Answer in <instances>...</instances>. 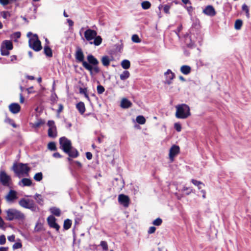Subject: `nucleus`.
Instances as JSON below:
<instances>
[{"instance_id":"f257e3e1","label":"nucleus","mask_w":251,"mask_h":251,"mask_svg":"<svg viewBox=\"0 0 251 251\" xmlns=\"http://www.w3.org/2000/svg\"><path fill=\"white\" fill-rule=\"evenodd\" d=\"M87 62H83V67L89 71L90 75L92 76L100 72V69L98 65V60L92 54H89L87 56Z\"/></svg>"},{"instance_id":"f03ea898","label":"nucleus","mask_w":251,"mask_h":251,"mask_svg":"<svg viewBox=\"0 0 251 251\" xmlns=\"http://www.w3.org/2000/svg\"><path fill=\"white\" fill-rule=\"evenodd\" d=\"M84 35L86 40L91 45L98 46L102 43V38L97 35V32L95 30L88 28L84 32Z\"/></svg>"},{"instance_id":"7ed1b4c3","label":"nucleus","mask_w":251,"mask_h":251,"mask_svg":"<svg viewBox=\"0 0 251 251\" xmlns=\"http://www.w3.org/2000/svg\"><path fill=\"white\" fill-rule=\"evenodd\" d=\"M5 219L7 221L18 220L24 221L25 219V215L21 211L15 208H9L5 210Z\"/></svg>"},{"instance_id":"20e7f679","label":"nucleus","mask_w":251,"mask_h":251,"mask_svg":"<svg viewBox=\"0 0 251 251\" xmlns=\"http://www.w3.org/2000/svg\"><path fill=\"white\" fill-rule=\"evenodd\" d=\"M27 37L28 38V43L30 48L35 51H38L42 49L41 42L36 34H33L31 32L27 33Z\"/></svg>"},{"instance_id":"39448f33","label":"nucleus","mask_w":251,"mask_h":251,"mask_svg":"<svg viewBox=\"0 0 251 251\" xmlns=\"http://www.w3.org/2000/svg\"><path fill=\"white\" fill-rule=\"evenodd\" d=\"M176 117L178 119H186L190 115V108L185 104H178L176 106Z\"/></svg>"},{"instance_id":"423d86ee","label":"nucleus","mask_w":251,"mask_h":251,"mask_svg":"<svg viewBox=\"0 0 251 251\" xmlns=\"http://www.w3.org/2000/svg\"><path fill=\"white\" fill-rule=\"evenodd\" d=\"M13 170L19 177L24 176H28L30 168L26 164L20 163L14 164L13 166Z\"/></svg>"},{"instance_id":"0eeeda50","label":"nucleus","mask_w":251,"mask_h":251,"mask_svg":"<svg viewBox=\"0 0 251 251\" xmlns=\"http://www.w3.org/2000/svg\"><path fill=\"white\" fill-rule=\"evenodd\" d=\"M59 144L60 149L63 151L64 152H67L69 149H71L72 143L70 140H68L65 137H62L59 139Z\"/></svg>"},{"instance_id":"6e6552de","label":"nucleus","mask_w":251,"mask_h":251,"mask_svg":"<svg viewBox=\"0 0 251 251\" xmlns=\"http://www.w3.org/2000/svg\"><path fill=\"white\" fill-rule=\"evenodd\" d=\"M0 182L5 186H9L11 182V178L4 170L0 171Z\"/></svg>"},{"instance_id":"1a4fd4ad","label":"nucleus","mask_w":251,"mask_h":251,"mask_svg":"<svg viewBox=\"0 0 251 251\" xmlns=\"http://www.w3.org/2000/svg\"><path fill=\"white\" fill-rule=\"evenodd\" d=\"M48 137L55 138L57 136L56 126L53 121H48Z\"/></svg>"},{"instance_id":"9d476101","label":"nucleus","mask_w":251,"mask_h":251,"mask_svg":"<svg viewBox=\"0 0 251 251\" xmlns=\"http://www.w3.org/2000/svg\"><path fill=\"white\" fill-rule=\"evenodd\" d=\"M19 204L21 206L24 208L29 209L32 210L35 209L34 204L33 201L31 200L22 199L19 201Z\"/></svg>"},{"instance_id":"9b49d317","label":"nucleus","mask_w":251,"mask_h":251,"mask_svg":"<svg viewBox=\"0 0 251 251\" xmlns=\"http://www.w3.org/2000/svg\"><path fill=\"white\" fill-rule=\"evenodd\" d=\"M48 225L57 231L60 229L59 225L56 223V219L52 215L48 216Z\"/></svg>"},{"instance_id":"f8f14e48","label":"nucleus","mask_w":251,"mask_h":251,"mask_svg":"<svg viewBox=\"0 0 251 251\" xmlns=\"http://www.w3.org/2000/svg\"><path fill=\"white\" fill-rule=\"evenodd\" d=\"M179 147L176 145L172 146L169 151V158L171 162L174 160V157L179 152Z\"/></svg>"},{"instance_id":"ddd939ff","label":"nucleus","mask_w":251,"mask_h":251,"mask_svg":"<svg viewBox=\"0 0 251 251\" xmlns=\"http://www.w3.org/2000/svg\"><path fill=\"white\" fill-rule=\"evenodd\" d=\"M119 202L125 207H127L129 204L130 200L129 197L124 194H120L118 196Z\"/></svg>"},{"instance_id":"4468645a","label":"nucleus","mask_w":251,"mask_h":251,"mask_svg":"<svg viewBox=\"0 0 251 251\" xmlns=\"http://www.w3.org/2000/svg\"><path fill=\"white\" fill-rule=\"evenodd\" d=\"M164 75L166 78L164 83L168 85H170L172 83V80L175 77V74L173 73L171 70L168 69L164 73Z\"/></svg>"},{"instance_id":"2eb2a0df","label":"nucleus","mask_w":251,"mask_h":251,"mask_svg":"<svg viewBox=\"0 0 251 251\" xmlns=\"http://www.w3.org/2000/svg\"><path fill=\"white\" fill-rule=\"evenodd\" d=\"M17 194V192L15 191L11 190L5 196L6 201L9 202H13L18 198Z\"/></svg>"},{"instance_id":"dca6fc26","label":"nucleus","mask_w":251,"mask_h":251,"mask_svg":"<svg viewBox=\"0 0 251 251\" xmlns=\"http://www.w3.org/2000/svg\"><path fill=\"white\" fill-rule=\"evenodd\" d=\"M75 57L76 60L79 62H86L84 60V55L81 48H78L76 50L75 54Z\"/></svg>"},{"instance_id":"f3484780","label":"nucleus","mask_w":251,"mask_h":251,"mask_svg":"<svg viewBox=\"0 0 251 251\" xmlns=\"http://www.w3.org/2000/svg\"><path fill=\"white\" fill-rule=\"evenodd\" d=\"M203 13L209 16H214L216 15V11L214 7L211 5L207 6L203 10Z\"/></svg>"},{"instance_id":"a211bd4d","label":"nucleus","mask_w":251,"mask_h":251,"mask_svg":"<svg viewBox=\"0 0 251 251\" xmlns=\"http://www.w3.org/2000/svg\"><path fill=\"white\" fill-rule=\"evenodd\" d=\"M9 111L13 114H17L20 111L21 106L18 103H12L9 106Z\"/></svg>"},{"instance_id":"6ab92c4d","label":"nucleus","mask_w":251,"mask_h":251,"mask_svg":"<svg viewBox=\"0 0 251 251\" xmlns=\"http://www.w3.org/2000/svg\"><path fill=\"white\" fill-rule=\"evenodd\" d=\"M32 184L33 183L32 180L29 178H23L18 183L19 185L21 187L30 186L32 185Z\"/></svg>"},{"instance_id":"aec40b11","label":"nucleus","mask_w":251,"mask_h":251,"mask_svg":"<svg viewBox=\"0 0 251 251\" xmlns=\"http://www.w3.org/2000/svg\"><path fill=\"white\" fill-rule=\"evenodd\" d=\"M65 153H67L69 157L72 158H76L79 155L78 151L73 147H71V149L69 150L68 152Z\"/></svg>"},{"instance_id":"412c9836","label":"nucleus","mask_w":251,"mask_h":251,"mask_svg":"<svg viewBox=\"0 0 251 251\" xmlns=\"http://www.w3.org/2000/svg\"><path fill=\"white\" fill-rule=\"evenodd\" d=\"M132 103L126 98H124L121 102V106L123 108H128L131 107Z\"/></svg>"},{"instance_id":"4be33fe9","label":"nucleus","mask_w":251,"mask_h":251,"mask_svg":"<svg viewBox=\"0 0 251 251\" xmlns=\"http://www.w3.org/2000/svg\"><path fill=\"white\" fill-rule=\"evenodd\" d=\"M1 47H3L4 48L9 50H11L13 48V45L10 41L4 40L2 43Z\"/></svg>"},{"instance_id":"5701e85b","label":"nucleus","mask_w":251,"mask_h":251,"mask_svg":"<svg viewBox=\"0 0 251 251\" xmlns=\"http://www.w3.org/2000/svg\"><path fill=\"white\" fill-rule=\"evenodd\" d=\"M76 108L81 114H83L85 111V107L84 102H79L76 105Z\"/></svg>"},{"instance_id":"b1692460","label":"nucleus","mask_w":251,"mask_h":251,"mask_svg":"<svg viewBox=\"0 0 251 251\" xmlns=\"http://www.w3.org/2000/svg\"><path fill=\"white\" fill-rule=\"evenodd\" d=\"M191 67L188 65H183L180 68L181 72L184 75H187L191 72Z\"/></svg>"},{"instance_id":"393cba45","label":"nucleus","mask_w":251,"mask_h":251,"mask_svg":"<svg viewBox=\"0 0 251 251\" xmlns=\"http://www.w3.org/2000/svg\"><path fill=\"white\" fill-rule=\"evenodd\" d=\"M101 61L104 66L108 67L110 64V60L108 56L105 55L101 57Z\"/></svg>"},{"instance_id":"a878e982","label":"nucleus","mask_w":251,"mask_h":251,"mask_svg":"<svg viewBox=\"0 0 251 251\" xmlns=\"http://www.w3.org/2000/svg\"><path fill=\"white\" fill-rule=\"evenodd\" d=\"M50 211L54 215L59 217L61 214V211L59 208L56 207H52L50 208Z\"/></svg>"},{"instance_id":"bb28decb","label":"nucleus","mask_w":251,"mask_h":251,"mask_svg":"<svg viewBox=\"0 0 251 251\" xmlns=\"http://www.w3.org/2000/svg\"><path fill=\"white\" fill-rule=\"evenodd\" d=\"M121 66L124 69H128L130 67V62L128 60L124 59L121 63Z\"/></svg>"},{"instance_id":"cd10ccee","label":"nucleus","mask_w":251,"mask_h":251,"mask_svg":"<svg viewBox=\"0 0 251 251\" xmlns=\"http://www.w3.org/2000/svg\"><path fill=\"white\" fill-rule=\"evenodd\" d=\"M72 226V221L69 219H66L63 224V228L65 230L69 229Z\"/></svg>"},{"instance_id":"c85d7f7f","label":"nucleus","mask_w":251,"mask_h":251,"mask_svg":"<svg viewBox=\"0 0 251 251\" xmlns=\"http://www.w3.org/2000/svg\"><path fill=\"white\" fill-rule=\"evenodd\" d=\"M130 76V73L128 71H124L120 75V79L122 80H125L127 79Z\"/></svg>"},{"instance_id":"c756f323","label":"nucleus","mask_w":251,"mask_h":251,"mask_svg":"<svg viewBox=\"0 0 251 251\" xmlns=\"http://www.w3.org/2000/svg\"><path fill=\"white\" fill-rule=\"evenodd\" d=\"M243 25V22L241 20L238 19L236 20L234 24V28L236 30H239L241 29V26Z\"/></svg>"},{"instance_id":"7c9ffc66","label":"nucleus","mask_w":251,"mask_h":251,"mask_svg":"<svg viewBox=\"0 0 251 251\" xmlns=\"http://www.w3.org/2000/svg\"><path fill=\"white\" fill-rule=\"evenodd\" d=\"M141 6L143 9L147 10L151 7V4L148 1H144L142 2Z\"/></svg>"},{"instance_id":"2f4dec72","label":"nucleus","mask_w":251,"mask_h":251,"mask_svg":"<svg viewBox=\"0 0 251 251\" xmlns=\"http://www.w3.org/2000/svg\"><path fill=\"white\" fill-rule=\"evenodd\" d=\"M136 120L138 124L141 125L144 124L146 122V119L143 116H138Z\"/></svg>"},{"instance_id":"473e14b6","label":"nucleus","mask_w":251,"mask_h":251,"mask_svg":"<svg viewBox=\"0 0 251 251\" xmlns=\"http://www.w3.org/2000/svg\"><path fill=\"white\" fill-rule=\"evenodd\" d=\"M35 199L36 200L37 202L40 204H43L44 200L41 195L36 194L34 196Z\"/></svg>"},{"instance_id":"72a5a7b5","label":"nucleus","mask_w":251,"mask_h":251,"mask_svg":"<svg viewBox=\"0 0 251 251\" xmlns=\"http://www.w3.org/2000/svg\"><path fill=\"white\" fill-rule=\"evenodd\" d=\"M57 99H58V97H57V95H56V94L52 92L50 98L51 104H54L55 102H56Z\"/></svg>"},{"instance_id":"f704fd0d","label":"nucleus","mask_w":251,"mask_h":251,"mask_svg":"<svg viewBox=\"0 0 251 251\" xmlns=\"http://www.w3.org/2000/svg\"><path fill=\"white\" fill-rule=\"evenodd\" d=\"M33 178L35 180H36L37 181H41L42 179V178H43L42 173H41V172L36 173L34 175V176L33 177Z\"/></svg>"},{"instance_id":"c9c22d12","label":"nucleus","mask_w":251,"mask_h":251,"mask_svg":"<svg viewBox=\"0 0 251 251\" xmlns=\"http://www.w3.org/2000/svg\"><path fill=\"white\" fill-rule=\"evenodd\" d=\"M100 245L102 247L103 251H107V250L108 249V245L106 241H101Z\"/></svg>"},{"instance_id":"e433bc0d","label":"nucleus","mask_w":251,"mask_h":251,"mask_svg":"<svg viewBox=\"0 0 251 251\" xmlns=\"http://www.w3.org/2000/svg\"><path fill=\"white\" fill-rule=\"evenodd\" d=\"M45 124V121L42 120H38V121L33 124V126L38 127Z\"/></svg>"},{"instance_id":"4c0bfd02","label":"nucleus","mask_w":251,"mask_h":251,"mask_svg":"<svg viewBox=\"0 0 251 251\" xmlns=\"http://www.w3.org/2000/svg\"><path fill=\"white\" fill-rule=\"evenodd\" d=\"M132 41L136 43H140L141 40L139 38V36L137 34H134L132 35L131 38Z\"/></svg>"},{"instance_id":"58836bf2","label":"nucleus","mask_w":251,"mask_h":251,"mask_svg":"<svg viewBox=\"0 0 251 251\" xmlns=\"http://www.w3.org/2000/svg\"><path fill=\"white\" fill-rule=\"evenodd\" d=\"M162 223V219L160 218H158L153 221L152 224L154 226H159L161 225Z\"/></svg>"},{"instance_id":"ea45409f","label":"nucleus","mask_w":251,"mask_h":251,"mask_svg":"<svg viewBox=\"0 0 251 251\" xmlns=\"http://www.w3.org/2000/svg\"><path fill=\"white\" fill-rule=\"evenodd\" d=\"M9 50L6 49L3 47H1L0 51L2 55H8L9 54Z\"/></svg>"},{"instance_id":"a19ab883","label":"nucleus","mask_w":251,"mask_h":251,"mask_svg":"<svg viewBox=\"0 0 251 251\" xmlns=\"http://www.w3.org/2000/svg\"><path fill=\"white\" fill-rule=\"evenodd\" d=\"M97 90L98 94H101L104 92L105 89L102 85H99L97 86Z\"/></svg>"},{"instance_id":"79ce46f5","label":"nucleus","mask_w":251,"mask_h":251,"mask_svg":"<svg viewBox=\"0 0 251 251\" xmlns=\"http://www.w3.org/2000/svg\"><path fill=\"white\" fill-rule=\"evenodd\" d=\"M48 149L51 151H54L56 150V145L54 142H50L48 143Z\"/></svg>"},{"instance_id":"37998d69","label":"nucleus","mask_w":251,"mask_h":251,"mask_svg":"<svg viewBox=\"0 0 251 251\" xmlns=\"http://www.w3.org/2000/svg\"><path fill=\"white\" fill-rule=\"evenodd\" d=\"M0 15L3 18L5 19H8L10 16V13L7 11H3L1 12Z\"/></svg>"},{"instance_id":"c03bdc74","label":"nucleus","mask_w":251,"mask_h":251,"mask_svg":"<svg viewBox=\"0 0 251 251\" xmlns=\"http://www.w3.org/2000/svg\"><path fill=\"white\" fill-rule=\"evenodd\" d=\"M191 182L194 185L197 186H199V185L204 186V184H203L202 182H201V181L194 179H192L191 180Z\"/></svg>"},{"instance_id":"a18cd8bd","label":"nucleus","mask_w":251,"mask_h":251,"mask_svg":"<svg viewBox=\"0 0 251 251\" xmlns=\"http://www.w3.org/2000/svg\"><path fill=\"white\" fill-rule=\"evenodd\" d=\"M185 191H187L186 192V194L189 195L192 192V189L190 187H183L181 190V191L185 192Z\"/></svg>"},{"instance_id":"49530a36","label":"nucleus","mask_w":251,"mask_h":251,"mask_svg":"<svg viewBox=\"0 0 251 251\" xmlns=\"http://www.w3.org/2000/svg\"><path fill=\"white\" fill-rule=\"evenodd\" d=\"M15 0H0V3L3 5H6L10 3L11 1H15Z\"/></svg>"},{"instance_id":"de8ad7c7","label":"nucleus","mask_w":251,"mask_h":251,"mask_svg":"<svg viewBox=\"0 0 251 251\" xmlns=\"http://www.w3.org/2000/svg\"><path fill=\"white\" fill-rule=\"evenodd\" d=\"M22 245L21 243L17 242V243H15L13 245L12 247L14 250H15V249H20L22 248Z\"/></svg>"},{"instance_id":"09e8293b","label":"nucleus","mask_w":251,"mask_h":251,"mask_svg":"<svg viewBox=\"0 0 251 251\" xmlns=\"http://www.w3.org/2000/svg\"><path fill=\"white\" fill-rule=\"evenodd\" d=\"M6 242V238L4 235L0 236V245H4Z\"/></svg>"},{"instance_id":"8fccbe9b","label":"nucleus","mask_w":251,"mask_h":251,"mask_svg":"<svg viewBox=\"0 0 251 251\" xmlns=\"http://www.w3.org/2000/svg\"><path fill=\"white\" fill-rule=\"evenodd\" d=\"M21 36V33L20 32H16L14 33H13L12 35V38L13 39H18Z\"/></svg>"},{"instance_id":"3c124183","label":"nucleus","mask_w":251,"mask_h":251,"mask_svg":"<svg viewBox=\"0 0 251 251\" xmlns=\"http://www.w3.org/2000/svg\"><path fill=\"white\" fill-rule=\"evenodd\" d=\"M174 127L177 131L179 132L181 130V126L179 123H175Z\"/></svg>"},{"instance_id":"603ef678","label":"nucleus","mask_w":251,"mask_h":251,"mask_svg":"<svg viewBox=\"0 0 251 251\" xmlns=\"http://www.w3.org/2000/svg\"><path fill=\"white\" fill-rule=\"evenodd\" d=\"M58 108L57 110V114H59V113L62 112L63 109V105L62 104L59 103L58 104Z\"/></svg>"},{"instance_id":"864d4df0","label":"nucleus","mask_w":251,"mask_h":251,"mask_svg":"<svg viewBox=\"0 0 251 251\" xmlns=\"http://www.w3.org/2000/svg\"><path fill=\"white\" fill-rule=\"evenodd\" d=\"M156 230V228L154 226H151L149 230H148V233L149 234H152Z\"/></svg>"},{"instance_id":"5fc2aeb1","label":"nucleus","mask_w":251,"mask_h":251,"mask_svg":"<svg viewBox=\"0 0 251 251\" xmlns=\"http://www.w3.org/2000/svg\"><path fill=\"white\" fill-rule=\"evenodd\" d=\"M79 93L81 94L84 95L87 93V89L86 88H83L80 87L79 89Z\"/></svg>"},{"instance_id":"6e6d98bb","label":"nucleus","mask_w":251,"mask_h":251,"mask_svg":"<svg viewBox=\"0 0 251 251\" xmlns=\"http://www.w3.org/2000/svg\"><path fill=\"white\" fill-rule=\"evenodd\" d=\"M242 9L243 11H245V12L249 10L248 6L246 4H244L242 5Z\"/></svg>"},{"instance_id":"4d7b16f0","label":"nucleus","mask_w":251,"mask_h":251,"mask_svg":"<svg viewBox=\"0 0 251 251\" xmlns=\"http://www.w3.org/2000/svg\"><path fill=\"white\" fill-rule=\"evenodd\" d=\"M86 156L88 160H91L92 158V154L90 152H87L86 153Z\"/></svg>"},{"instance_id":"13d9d810","label":"nucleus","mask_w":251,"mask_h":251,"mask_svg":"<svg viewBox=\"0 0 251 251\" xmlns=\"http://www.w3.org/2000/svg\"><path fill=\"white\" fill-rule=\"evenodd\" d=\"M7 239L10 242H14L15 240V236L14 235H12L8 236Z\"/></svg>"},{"instance_id":"bf43d9fd","label":"nucleus","mask_w":251,"mask_h":251,"mask_svg":"<svg viewBox=\"0 0 251 251\" xmlns=\"http://www.w3.org/2000/svg\"><path fill=\"white\" fill-rule=\"evenodd\" d=\"M170 6L168 5H165L164 7V11L166 13H169Z\"/></svg>"},{"instance_id":"052dcab7","label":"nucleus","mask_w":251,"mask_h":251,"mask_svg":"<svg viewBox=\"0 0 251 251\" xmlns=\"http://www.w3.org/2000/svg\"><path fill=\"white\" fill-rule=\"evenodd\" d=\"M67 23H68L70 27H72V26H73V25H74V22L72 20L67 19Z\"/></svg>"},{"instance_id":"680f3d73","label":"nucleus","mask_w":251,"mask_h":251,"mask_svg":"<svg viewBox=\"0 0 251 251\" xmlns=\"http://www.w3.org/2000/svg\"><path fill=\"white\" fill-rule=\"evenodd\" d=\"M52 56V50L50 48L48 47V57H51Z\"/></svg>"},{"instance_id":"e2e57ef3","label":"nucleus","mask_w":251,"mask_h":251,"mask_svg":"<svg viewBox=\"0 0 251 251\" xmlns=\"http://www.w3.org/2000/svg\"><path fill=\"white\" fill-rule=\"evenodd\" d=\"M53 156L55 158H60L61 155L58 152H55L53 154Z\"/></svg>"},{"instance_id":"0e129e2a","label":"nucleus","mask_w":251,"mask_h":251,"mask_svg":"<svg viewBox=\"0 0 251 251\" xmlns=\"http://www.w3.org/2000/svg\"><path fill=\"white\" fill-rule=\"evenodd\" d=\"M75 163L76 164V165L77 166L78 168H81L82 167V164L80 162H79L78 161H75Z\"/></svg>"},{"instance_id":"69168bd1","label":"nucleus","mask_w":251,"mask_h":251,"mask_svg":"<svg viewBox=\"0 0 251 251\" xmlns=\"http://www.w3.org/2000/svg\"><path fill=\"white\" fill-rule=\"evenodd\" d=\"M4 224V222L2 219L0 217V227H2Z\"/></svg>"},{"instance_id":"338daca9","label":"nucleus","mask_w":251,"mask_h":251,"mask_svg":"<svg viewBox=\"0 0 251 251\" xmlns=\"http://www.w3.org/2000/svg\"><path fill=\"white\" fill-rule=\"evenodd\" d=\"M20 101L21 103H23L24 102V98L22 94H20Z\"/></svg>"},{"instance_id":"774afa93","label":"nucleus","mask_w":251,"mask_h":251,"mask_svg":"<svg viewBox=\"0 0 251 251\" xmlns=\"http://www.w3.org/2000/svg\"><path fill=\"white\" fill-rule=\"evenodd\" d=\"M8 249V248L7 247H0V251H7Z\"/></svg>"}]
</instances>
